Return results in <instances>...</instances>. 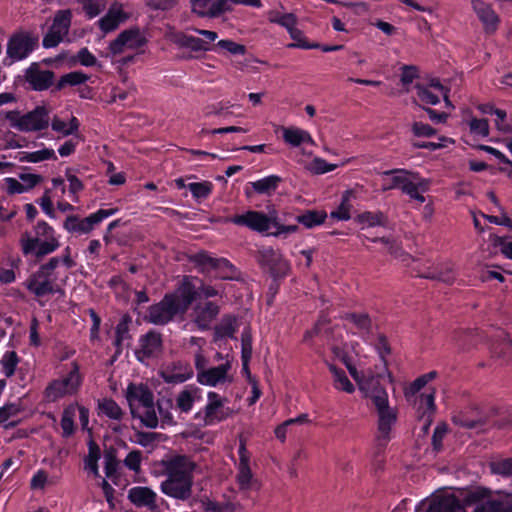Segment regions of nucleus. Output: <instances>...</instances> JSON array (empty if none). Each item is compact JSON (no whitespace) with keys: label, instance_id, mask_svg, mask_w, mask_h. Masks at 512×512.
<instances>
[{"label":"nucleus","instance_id":"1","mask_svg":"<svg viewBox=\"0 0 512 512\" xmlns=\"http://www.w3.org/2000/svg\"><path fill=\"white\" fill-rule=\"evenodd\" d=\"M165 479L159 489L169 498L188 501L193 495L197 464L187 455H173L162 461Z\"/></svg>","mask_w":512,"mask_h":512},{"label":"nucleus","instance_id":"2","mask_svg":"<svg viewBox=\"0 0 512 512\" xmlns=\"http://www.w3.org/2000/svg\"><path fill=\"white\" fill-rule=\"evenodd\" d=\"M463 501L473 506L472 512H512V493L492 490L484 486L469 488Z\"/></svg>","mask_w":512,"mask_h":512},{"label":"nucleus","instance_id":"3","mask_svg":"<svg viewBox=\"0 0 512 512\" xmlns=\"http://www.w3.org/2000/svg\"><path fill=\"white\" fill-rule=\"evenodd\" d=\"M125 396L134 418L140 419L141 423L148 428L158 426L154 395L146 385L142 383L129 384Z\"/></svg>","mask_w":512,"mask_h":512},{"label":"nucleus","instance_id":"4","mask_svg":"<svg viewBox=\"0 0 512 512\" xmlns=\"http://www.w3.org/2000/svg\"><path fill=\"white\" fill-rule=\"evenodd\" d=\"M365 396L370 397L378 413L377 442L379 445H386L391 439L392 427L397 421V412L389 406L386 390L379 386L378 378L376 383L368 391H363Z\"/></svg>","mask_w":512,"mask_h":512},{"label":"nucleus","instance_id":"5","mask_svg":"<svg viewBox=\"0 0 512 512\" xmlns=\"http://www.w3.org/2000/svg\"><path fill=\"white\" fill-rule=\"evenodd\" d=\"M83 383L80 366L73 361L65 366V373L46 386L43 397L46 402H56L78 393Z\"/></svg>","mask_w":512,"mask_h":512},{"label":"nucleus","instance_id":"6","mask_svg":"<svg viewBox=\"0 0 512 512\" xmlns=\"http://www.w3.org/2000/svg\"><path fill=\"white\" fill-rule=\"evenodd\" d=\"M5 117L12 128L26 133L42 131L50 124V111L45 106H37L25 114L8 111Z\"/></svg>","mask_w":512,"mask_h":512},{"label":"nucleus","instance_id":"7","mask_svg":"<svg viewBox=\"0 0 512 512\" xmlns=\"http://www.w3.org/2000/svg\"><path fill=\"white\" fill-rule=\"evenodd\" d=\"M190 261L202 273H214L218 279H232L233 265L225 258L212 257L208 252L201 251L190 257Z\"/></svg>","mask_w":512,"mask_h":512},{"label":"nucleus","instance_id":"8","mask_svg":"<svg viewBox=\"0 0 512 512\" xmlns=\"http://www.w3.org/2000/svg\"><path fill=\"white\" fill-rule=\"evenodd\" d=\"M184 313L185 311L180 307L176 296L166 294L160 302L149 307L146 318L154 325H165L177 315Z\"/></svg>","mask_w":512,"mask_h":512},{"label":"nucleus","instance_id":"9","mask_svg":"<svg viewBox=\"0 0 512 512\" xmlns=\"http://www.w3.org/2000/svg\"><path fill=\"white\" fill-rule=\"evenodd\" d=\"M72 16V11L70 9H61L56 11L52 24L43 37L42 44L45 48H54L64 41L69 34Z\"/></svg>","mask_w":512,"mask_h":512},{"label":"nucleus","instance_id":"10","mask_svg":"<svg viewBox=\"0 0 512 512\" xmlns=\"http://www.w3.org/2000/svg\"><path fill=\"white\" fill-rule=\"evenodd\" d=\"M269 211L270 213L267 215L263 212L249 210L243 214L233 216L230 218V222L260 233L268 232L273 228V225H276V210L273 208Z\"/></svg>","mask_w":512,"mask_h":512},{"label":"nucleus","instance_id":"11","mask_svg":"<svg viewBox=\"0 0 512 512\" xmlns=\"http://www.w3.org/2000/svg\"><path fill=\"white\" fill-rule=\"evenodd\" d=\"M117 208L99 209L89 216L81 219L78 216H68L64 221V228L70 233L87 234L104 219L116 214Z\"/></svg>","mask_w":512,"mask_h":512},{"label":"nucleus","instance_id":"12","mask_svg":"<svg viewBox=\"0 0 512 512\" xmlns=\"http://www.w3.org/2000/svg\"><path fill=\"white\" fill-rule=\"evenodd\" d=\"M227 399L220 396L217 392L209 391L207 393V403L203 409L204 423L214 425L229 418L233 411L225 405Z\"/></svg>","mask_w":512,"mask_h":512},{"label":"nucleus","instance_id":"13","mask_svg":"<svg viewBox=\"0 0 512 512\" xmlns=\"http://www.w3.org/2000/svg\"><path fill=\"white\" fill-rule=\"evenodd\" d=\"M146 44V39L138 28H130L122 31L113 41L109 43V52L113 55H120L129 50H138Z\"/></svg>","mask_w":512,"mask_h":512},{"label":"nucleus","instance_id":"14","mask_svg":"<svg viewBox=\"0 0 512 512\" xmlns=\"http://www.w3.org/2000/svg\"><path fill=\"white\" fill-rule=\"evenodd\" d=\"M231 369L232 361L227 358L225 362L221 363L220 365L210 367L202 373H197V382L201 385L209 387L229 385L234 381Z\"/></svg>","mask_w":512,"mask_h":512},{"label":"nucleus","instance_id":"15","mask_svg":"<svg viewBox=\"0 0 512 512\" xmlns=\"http://www.w3.org/2000/svg\"><path fill=\"white\" fill-rule=\"evenodd\" d=\"M38 38L28 32H19L11 36L7 44V56L12 62L21 61L37 46Z\"/></svg>","mask_w":512,"mask_h":512},{"label":"nucleus","instance_id":"16","mask_svg":"<svg viewBox=\"0 0 512 512\" xmlns=\"http://www.w3.org/2000/svg\"><path fill=\"white\" fill-rule=\"evenodd\" d=\"M345 348L346 347L334 346L332 348V352L345 364L350 375L358 384L359 389L361 391H368L373 386V384L376 383L377 377L371 371H358L356 367L353 366Z\"/></svg>","mask_w":512,"mask_h":512},{"label":"nucleus","instance_id":"17","mask_svg":"<svg viewBox=\"0 0 512 512\" xmlns=\"http://www.w3.org/2000/svg\"><path fill=\"white\" fill-rule=\"evenodd\" d=\"M55 281L56 277L50 271L38 270L26 280L25 286L36 297H44L57 291Z\"/></svg>","mask_w":512,"mask_h":512},{"label":"nucleus","instance_id":"18","mask_svg":"<svg viewBox=\"0 0 512 512\" xmlns=\"http://www.w3.org/2000/svg\"><path fill=\"white\" fill-rule=\"evenodd\" d=\"M128 500L136 507L147 508L150 512H161L159 505L160 498L157 493L147 486H135L129 489ZM161 502H164L161 499Z\"/></svg>","mask_w":512,"mask_h":512},{"label":"nucleus","instance_id":"19","mask_svg":"<svg viewBox=\"0 0 512 512\" xmlns=\"http://www.w3.org/2000/svg\"><path fill=\"white\" fill-rule=\"evenodd\" d=\"M258 262L261 266L268 268L274 277L285 276L289 270V264L280 251L271 247L259 250Z\"/></svg>","mask_w":512,"mask_h":512},{"label":"nucleus","instance_id":"20","mask_svg":"<svg viewBox=\"0 0 512 512\" xmlns=\"http://www.w3.org/2000/svg\"><path fill=\"white\" fill-rule=\"evenodd\" d=\"M128 18L129 14L124 10L123 4L115 1L111 3L106 14L97 21V25L103 33L107 34L115 31Z\"/></svg>","mask_w":512,"mask_h":512},{"label":"nucleus","instance_id":"21","mask_svg":"<svg viewBox=\"0 0 512 512\" xmlns=\"http://www.w3.org/2000/svg\"><path fill=\"white\" fill-rule=\"evenodd\" d=\"M401 191L403 194L408 195L411 199L419 203L425 202L423 193L427 192L430 188L431 181L421 177L418 173L408 170V175L404 179Z\"/></svg>","mask_w":512,"mask_h":512},{"label":"nucleus","instance_id":"22","mask_svg":"<svg viewBox=\"0 0 512 512\" xmlns=\"http://www.w3.org/2000/svg\"><path fill=\"white\" fill-rule=\"evenodd\" d=\"M239 463L237 464L236 482L240 490H249L253 482V474L250 468V453L246 448L244 440H240L239 448Z\"/></svg>","mask_w":512,"mask_h":512},{"label":"nucleus","instance_id":"23","mask_svg":"<svg viewBox=\"0 0 512 512\" xmlns=\"http://www.w3.org/2000/svg\"><path fill=\"white\" fill-rule=\"evenodd\" d=\"M43 181V177L34 173H20L18 179L7 177L4 179L5 190L8 194H22L30 191Z\"/></svg>","mask_w":512,"mask_h":512},{"label":"nucleus","instance_id":"24","mask_svg":"<svg viewBox=\"0 0 512 512\" xmlns=\"http://www.w3.org/2000/svg\"><path fill=\"white\" fill-rule=\"evenodd\" d=\"M160 376L166 383L180 384L193 377V369L186 362L176 361L164 366Z\"/></svg>","mask_w":512,"mask_h":512},{"label":"nucleus","instance_id":"25","mask_svg":"<svg viewBox=\"0 0 512 512\" xmlns=\"http://www.w3.org/2000/svg\"><path fill=\"white\" fill-rule=\"evenodd\" d=\"M199 279L185 276L176 292L169 295L176 296L180 307L186 312L193 301L198 299Z\"/></svg>","mask_w":512,"mask_h":512},{"label":"nucleus","instance_id":"26","mask_svg":"<svg viewBox=\"0 0 512 512\" xmlns=\"http://www.w3.org/2000/svg\"><path fill=\"white\" fill-rule=\"evenodd\" d=\"M220 307L213 301H207L194 307V323L200 330H208L211 323L217 318Z\"/></svg>","mask_w":512,"mask_h":512},{"label":"nucleus","instance_id":"27","mask_svg":"<svg viewBox=\"0 0 512 512\" xmlns=\"http://www.w3.org/2000/svg\"><path fill=\"white\" fill-rule=\"evenodd\" d=\"M162 350L161 334L150 331L140 338V349L136 352L137 358L144 361L147 358L155 357Z\"/></svg>","mask_w":512,"mask_h":512},{"label":"nucleus","instance_id":"28","mask_svg":"<svg viewBox=\"0 0 512 512\" xmlns=\"http://www.w3.org/2000/svg\"><path fill=\"white\" fill-rule=\"evenodd\" d=\"M472 7L482 22L487 33H494L499 24V17L492 7L482 0H472Z\"/></svg>","mask_w":512,"mask_h":512},{"label":"nucleus","instance_id":"29","mask_svg":"<svg viewBox=\"0 0 512 512\" xmlns=\"http://www.w3.org/2000/svg\"><path fill=\"white\" fill-rule=\"evenodd\" d=\"M54 79V73L50 70H41L37 65H32L26 71V80L36 91L48 89Z\"/></svg>","mask_w":512,"mask_h":512},{"label":"nucleus","instance_id":"30","mask_svg":"<svg viewBox=\"0 0 512 512\" xmlns=\"http://www.w3.org/2000/svg\"><path fill=\"white\" fill-rule=\"evenodd\" d=\"M282 137L285 143L292 147H299L302 144L315 145L311 134L298 127H282Z\"/></svg>","mask_w":512,"mask_h":512},{"label":"nucleus","instance_id":"31","mask_svg":"<svg viewBox=\"0 0 512 512\" xmlns=\"http://www.w3.org/2000/svg\"><path fill=\"white\" fill-rule=\"evenodd\" d=\"M427 512H464V508L455 496L446 495L431 500Z\"/></svg>","mask_w":512,"mask_h":512},{"label":"nucleus","instance_id":"32","mask_svg":"<svg viewBox=\"0 0 512 512\" xmlns=\"http://www.w3.org/2000/svg\"><path fill=\"white\" fill-rule=\"evenodd\" d=\"M200 389L196 386L190 385L185 387L176 397L177 408L184 413L192 410L193 404L196 400L200 399Z\"/></svg>","mask_w":512,"mask_h":512},{"label":"nucleus","instance_id":"33","mask_svg":"<svg viewBox=\"0 0 512 512\" xmlns=\"http://www.w3.org/2000/svg\"><path fill=\"white\" fill-rule=\"evenodd\" d=\"M383 182H382V190L389 191L393 189H400L404 184V179L406 175H408V170L406 169H391L382 172Z\"/></svg>","mask_w":512,"mask_h":512},{"label":"nucleus","instance_id":"34","mask_svg":"<svg viewBox=\"0 0 512 512\" xmlns=\"http://www.w3.org/2000/svg\"><path fill=\"white\" fill-rule=\"evenodd\" d=\"M200 503L205 512H241L242 509L239 503L231 502L229 500L219 502L209 497L202 498Z\"/></svg>","mask_w":512,"mask_h":512},{"label":"nucleus","instance_id":"35","mask_svg":"<svg viewBox=\"0 0 512 512\" xmlns=\"http://www.w3.org/2000/svg\"><path fill=\"white\" fill-rule=\"evenodd\" d=\"M50 124L52 130L62 137L75 135L80 126L78 119L74 116H72L68 122L58 116H54L50 119Z\"/></svg>","mask_w":512,"mask_h":512},{"label":"nucleus","instance_id":"36","mask_svg":"<svg viewBox=\"0 0 512 512\" xmlns=\"http://www.w3.org/2000/svg\"><path fill=\"white\" fill-rule=\"evenodd\" d=\"M327 218V213L323 210H306L296 216V221L307 229L322 225Z\"/></svg>","mask_w":512,"mask_h":512},{"label":"nucleus","instance_id":"37","mask_svg":"<svg viewBox=\"0 0 512 512\" xmlns=\"http://www.w3.org/2000/svg\"><path fill=\"white\" fill-rule=\"evenodd\" d=\"M281 177L277 175H269L259 180L250 182L253 190L258 194L270 195L279 187Z\"/></svg>","mask_w":512,"mask_h":512},{"label":"nucleus","instance_id":"38","mask_svg":"<svg viewBox=\"0 0 512 512\" xmlns=\"http://www.w3.org/2000/svg\"><path fill=\"white\" fill-rule=\"evenodd\" d=\"M89 20L98 17L107 7V0H76Z\"/></svg>","mask_w":512,"mask_h":512},{"label":"nucleus","instance_id":"39","mask_svg":"<svg viewBox=\"0 0 512 512\" xmlns=\"http://www.w3.org/2000/svg\"><path fill=\"white\" fill-rule=\"evenodd\" d=\"M353 192L346 190L341 197V202L338 207L330 213V217L338 221H347L351 218V197Z\"/></svg>","mask_w":512,"mask_h":512},{"label":"nucleus","instance_id":"40","mask_svg":"<svg viewBox=\"0 0 512 512\" xmlns=\"http://www.w3.org/2000/svg\"><path fill=\"white\" fill-rule=\"evenodd\" d=\"M355 221L361 225V228L383 226L386 223L385 215L380 212L365 211L356 216Z\"/></svg>","mask_w":512,"mask_h":512},{"label":"nucleus","instance_id":"41","mask_svg":"<svg viewBox=\"0 0 512 512\" xmlns=\"http://www.w3.org/2000/svg\"><path fill=\"white\" fill-rule=\"evenodd\" d=\"M76 412V404H71L63 410L60 426L62 429V436L65 438L72 436L75 431L74 418L76 416Z\"/></svg>","mask_w":512,"mask_h":512},{"label":"nucleus","instance_id":"42","mask_svg":"<svg viewBox=\"0 0 512 512\" xmlns=\"http://www.w3.org/2000/svg\"><path fill=\"white\" fill-rule=\"evenodd\" d=\"M237 320L232 315H225L221 322L215 326L217 338H232L237 330Z\"/></svg>","mask_w":512,"mask_h":512},{"label":"nucleus","instance_id":"43","mask_svg":"<svg viewBox=\"0 0 512 512\" xmlns=\"http://www.w3.org/2000/svg\"><path fill=\"white\" fill-rule=\"evenodd\" d=\"M329 370L333 375L334 387L337 390H342L346 393L354 392V390H355L354 385L348 379L346 373L343 370L337 368L333 364H329Z\"/></svg>","mask_w":512,"mask_h":512},{"label":"nucleus","instance_id":"44","mask_svg":"<svg viewBox=\"0 0 512 512\" xmlns=\"http://www.w3.org/2000/svg\"><path fill=\"white\" fill-rule=\"evenodd\" d=\"M21 412L18 404H6L0 408V425L5 428L14 427L17 424L16 417Z\"/></svg>","mask_w":512,"mask_h":512},{"label":"nucleus","instance_id":"45","mask_svg":"<svg viewBox=\"0 0 512 512\" xmlns=\"http://www.w3.org/2000/svg\"><path fill=\"white\" fill-rule=\"evenodd\" d=\"M90 79L89 75L82 71H72L64 74L57 82L56 88L61 90L66 86H78L86 83Z\"/></svg>","mask_w":512,"mask_h":512},{"label":"nucleus","instance_id":"46","mask_svg":"<svg viewBox=\"0 0 512 512\" xmlns=\"http://www.w3.org/2000/svg\"><path fill=\"white\" fill-rule=\"evenodd\" d=\"M269 21L274 24H278L279 26L285 28L287 32L297 28L298 18L293 13H285L281 14L279 12H270L269 13Z\"/></svg>","mask_w":512,"mask_h":512},{"label":"nucleus","instance_id":"47","mask_svg":"<svg viewBox=\"0 0 512 512\" xmlns=\"http://www.w3.org/2000/svg\"><path fill=\"white\" fill-rule=\"evenodd\" d=\"M99 412L106 417L120 421L124 412L120 406L112 399L105 398L98 403Z\"/></svg>","mask_w":512,"mask_h":512},{"label":"nucleus","instance_id":"48","mask_svg":"<svg viewBox=\"0 0 512 512\" xmlns=\"http://www.w3.org/2000/svg\"><path fill=\"white\" fill-rule=\"evenodd\" d=\"M21 160L29 163H39L46 160H57V156L52 148L44 147L37 151L22 152Z\"/></svg>","mask_w":512,"mask_h":512},{"label":"nucleus","instance_id":"49","mask_svg":"<svg viewBox=\"0 0 512 512\" xmlns=\"http://www.w3.org/2000/svg\"><path fill=\"white\" fill-rule=\"evenodd\" d=\"M290 38L294 41L287 45V48L294 49H317L320 47L318 43H310L303 31L298 27L288 32Z\"/></svg>","mask_w":512,"mask_h":512},{"label":"nucleus","instance_id":"50","mask_svg":"<svg viewBox=\"0 0 512 512\" xmlns=\"http://www.w3.org/2000/svg\"><path fill=\"white\" fill-rule=\"evenodd\" d=\"M101 453L99 447L91 442L89 444L88 455L84 460V468L91 472L95 477H100L98 469V460L100 459Z\"/></svg>","mask_w":512,"mask_h":512},{"label":"nucleus","instance_id":"51","mask_svg":"<svg viewBox=\"0 0 512 512\" xmlns=\"http://www.w3.org/2000/svg\"><path fill=\"white\" fill-rule=\"evenodd\" d=\"M344 319L356 328L357 333H367L371 327V320L367 314L347 313Z\"/></svg>","mask_w":512,"mask_h":512},{"label":"nucleus","instance_id":"52","mask_svg":"<svg viewBox=\"0 0 512 512\" xmlns=\"http://www.w3.org/2000/svg\"><path fill=\"white\" fill-rule=\"evenodd\" d=\"M129 322H130V318L127 316H124L121 318V320L118 322V324L115 328L116 336H115L114 344L117 348L121 347L125 341H128L130 339Z\"/></svg>","mask_w":512,"mask_h":512},{"label":"nucleus","instance_id":"53","mask_svg":"<svg viewBox=\"0 0 512 512\" xmlns=\"http://www.w3.org/2000/svg\"><path fill=\"white\" fill-rule=\"evenodd\" d=\"M65 177L69 183V196L71 197L73 202L77 203L79 201L78 194L84 189V185L82 181L71 172L70 169H67L65 171Z\"/></svg>","mask_w":512,"mask_h":512},{"label":"nucleus","instance_id":"54","mask_svg":"<svg viewBox=\"0 0 512 512\" xmlns=\"http://www.w3.org/2000/svg\"><path fill=\"white\" fill-rule=\"evenodd\" d=\"M187 188L194 198L205 199L211 194L213 184L209 181L192 182L187 185Z\"/></svg>","mask_w":512,"mask_h":512},{"label":"nucleus","instance_id":"55","mask_svg":"<svg viewBox=\"0 0 512 512\" xmlns=\"http://www.w3.org/2000/svg\"><path fill=\"white\" fill-rule=\"evenodd\" d=\"M337 168L336 164L328 163L325 159L320 157L313 158L307 165V169L316 175H321L333 171Z\"/></svg>","mask_w":512,"mask_h":512},{"label":"nucleus","instance_id":"56","mask_svg":"<svg viewBox=\"0 0 512 512\" xmlns=\"http://www.w3.org/2000/svg\"><path fill=\"white\" fill-rule=\"evenodd\" d=\"M252 357V337L249 330H244L241 334V358L244 368H247Z\"/></svg>","mask_w":512,"mask_h":512},{"label":"nucleus","instance_id":"57","mask_svg":"<svg viewBox=\"0 0 512 512\" xmlns=\"http://www.w3.org/2000/svg\"><path fill=\"white\" fill-rule=\"evenodd\" d=\"M492 474L501 475L503 477L512 476V458L493 461L489 465Z\"/></svg>","mask_w":512,"mask_h":512},{"label":"nucleus","instance_id":"58","mask_svg":"<svg viewBox=\"0 0 512 512\" xmlns=\"http://www.w3.org/2000/svg\"><path fill=\"white\" fill-rule=\"evenodd\" d=\"M216 48L231 55H244L247 51L245 45L236 43L230 39L219 40L216 44Z\"/></svg>","mask_w":512,"mask_h":512},{"label":"nucleus","instance_id":"59","mask_svg":"<svg viewBox=\"0 0 512 512\" xmlns=\"http://www.w3.org/2000/svg\"><path fill=\"white\" fill-rule=\"evenodd\" d=\"M416 89H417V96L420 99V101H422L423 103L428 104V105L438 104L440 101V97H442V95L435 92L431 88L424 87V85H417Z\"/></svg>","mask_w":512,"mask_h":512},{"label":"nucleus","instance_id":"60","mask_svg":"<svg viewBox=\"0 0 512 512\" xmlns=\"http://www.w3.org/2000/svg\"><path fill=\"white\" fill-rule=\"evenodd\" d=\"M223 294L224 290L222 288L204 283L202 280L199 279L198 299L222 297Z\"/></svg>","mask_w":512,"mask_h":512},{"label":"nucleus","instance_id":"61","mask_svg":"<svg viewBox=\"0 0 512 512\" xmlns=\"http://www.w3.org/2000/svg\"><path fill=\"white\" fill-rule=\"evenodd\" d=\"M17 364L18 356L16 352L8 351L3 355L1 359V365L3 368V373L6 377H11L15 373Z\"/></svg>","mask_w":512,"mask_h":512},{"label":"nucleus","instance_id":"62","mask_svg":"<svg viewBox=\"0 0 512 512\" xmlns=\"http://www.w3.org/2000/svg\"><path fill=\"white\" fill-rule=\"evenodd\" d=\"M470 132L474 135L487 137L489 135V123L486 119L471 118L468 122Z\"/></svg>","mask_w":512,"mask_h":512},{"label":"nucleus","instance_id":"63","mask_svg":"<svg viewBox=\"0 0 512 512\" xmlns=\"http://www.w3.org/2000/svg\"><path fill=\"white\" fill-rule=\"evenodd\" d=\"M233 4L234 3H233L232 0H216V1H212L210 10L208 11L207 17L215 18V17H218V16H220L221 14H223V13H225L227 11H231Z\"/></svg>","mask_w":512,"mask_h":512},{"label":"nucleus","instance_id":"64","mask_svg":"<svg viewBox=\"0 0 512 512\" xmlns=\"http://www.w3.org/2000/svg\"><path fill=\"white\" fill-rule=\"evenodd\" d=\"M142 461V453L139 450H133L127 454L124 459V465L133 472H139Z\"/></svg>","mask_w":512,"mask_h":512}]
</instances>
